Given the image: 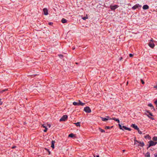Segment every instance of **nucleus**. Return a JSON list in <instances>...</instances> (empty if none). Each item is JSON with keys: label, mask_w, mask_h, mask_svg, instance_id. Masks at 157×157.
Here are the masks:
<instances>
[{"label": "nucleus", "mask_w": 157, "mask_h": 157, "mask_svg": "<svg viewBox=\"0 0 157 157\" xmlns=\"http://www.w3.org/2000/svg\"><path fill=\"white\" fill-rule=\"evenodd\" d=\"M101 118L102 120L103 121H106L107 120H108L111 119V118H109V116H106V118H105V117L104 118V117H101Z\"/></svg>", "instance_id": "423d86ee"}, {"label": "nucleus", "mask_w": 157, "mask_h": 157, "mask_svg": "<svg viewBox=\"0 0 157 157\" xmlns=\"http://www.w3.org/2000/svg\"><path fill=\"white\" fill-rule=\"evenodd\" d=\"M8 90V89H5L4 90H0V94L6 91H7Z\"/></svg>", "instance_id": "f3484780"}, {"label": "nucleus", "mask_w": 157, "mask_h": 157, "mask_svg": "<svg viewBox=\"0 0 157 157\" xmlns=\"http://www.w3.org/2000/svg\"><path fill=\"white\" fill-rule=\"evenodd\" d=\"M84 110L86 113H89L91 112V110L88 106L84 108Z\"/></svg>", "instance_id": "20e7f679"}, {"label": "nucleus", "mask_w": 157, "mask_h": 157, "mask_svg": "<svg viewBox=\"0 0 157 157\" xmlns=\"http://www.w3.org/2000/svg\"><path fill=\"white\" fill-rule=\"evenodd\" d=\"M154 88H157V86H154Z\"/></svg>", "instance_id": "3c124183"}, {"label": "nucleus", "mask_w": 157, "mask_h": 157, "mask_svg": "<svg viewBox=\"0 0 157 157\" xmlns=\"http://www.w3.org/2000/svg\"><path fill=\"white\" fill-rule=\"evenodd\" d=\"M133 56V54H131V53H130V54H129V56H130V57H132Z\"/></svg>", "instance_id": "e433bc0d"}, {"label": "nucleus", "mask_w": 157, "mask_h": 157, "mask_svg": "<svg viewBox=\"0 0 157 157\" xmlns=\"http://www.w3.org/2000/svg\"><path fill=\"white\" fill-rule=\"evenodd\" d=\"M74 124H75L77 126H79L80 127V122H77L76 123H74Z\"/></svg>", "instance_id": "6ab92c4d"}, {"label": "nucleus", "mask_w": 157, "mask_h": 157, "mask_svg": "<svg viewBox=\"0 0 157 157\" xmlns=\"http://www.w3.org/2000/svg\"><path fill=\"white\" fill-rule=\"evenodd\" d=\"M42 126L44 128H47V126H45L44 124H42Z\"/></svg>", "instance_id": "2f4dec72"}, {"label": "nucleus", "mask_w": 157, "mask_h": 157, "mask_svg": "<svg viewBox=\"0 0 157 157\" xmlns=\"http://www.w3.org/2000/svg\"><path fill=\"white\" fill-rule=\"evenodd\" d=\"M74 136H75V135L72 133L70 134L69 135V136H68L69 137H72V138Z\"/></svg>", "instance_id": "aec40b11"}, {"label": "nucleus", "mask_w": 157, "mask_h": 157, "mask_svg": "<svg viewBox=\"0 0 157 157\" xmlns=\"http://www.w3.org/2000/svg\"><path fill=\"white\" fill-rule=\"evenodd\" d=\"M88 18V17H83L82 18V19L83 20H86V19H87Z\"/></svg>", "instance_id": "7c9ffc66"}, {"label": "nucleus", "mask_w": 157, "mask_h": 157, "mask_svg": "<svg viewBox=\"0 0 157 157\" xmlns=\"http://www.w3.org/2000/svg\"><path fill=\"white\" fill-rule=\"evenodd\" d=\"M94 157H99V155H97L96 156H94Z\"/></svg>", "instance_id": "49530a36"}, {"label": "nucleus", "mask_w": 157, "mask_h": 157, "mask_svg": "<svg viewBox=\"0 0 157 157\" xmlns=\"http://www.w3.org/2000/svg\"><path fill=\"white\" fill-rule=\"evenodd\" d=\"M153 149L154 150V149H153V148H152V149L151 148V149H150L151 150V151H153Z\"/></svg>", "instance_id": "603ef678"}, {"label": "nucleus", "mask_w": 157, "mask_h": 157, "mask_svg": "<svg viewBox=\"0 0 157 157\" xmlns=\"http://www.w3.org/2000/svg\"><path fill=\"white\" fill-rule=\"evenodd\" d=\"M148 45L151 48H153L155 46V44L153 42H150Z\"/></svg>", "instance_id": "6e6552de"}, {"label": "nucleus", "mask_w": 157, "mask_h": 157, "mask_svg": "<svg viewBox=\"0 0 157 157\" xmlns=\"http://www.w3.org/2000/svg\"><path fill=\"white\" fill-rule=\"evenodd\" d=\"M44 14L45 15H47L48 14V10L46 8H44L43 9Z\"/></svg>", "instance_id": "1a4fd4ad"}, {"label": "nucleus", "mask_w": 157, "mask_h": 157, "mask_svg": "<svg viewBox=\"0 0 157 157\" xmlns=\"http://www.w3.org/2000/svg\"><path fill=\"white\" fill-rule=\"evenodd\" d=\"M1 99L0 98V105H1L2 104V102L1 101Z\"/></svg>", "instance_id": "58836bf2"}, {"label": "nucleus", "mask_w": 157, "mask_h": 157, "mask_svg": "<svg viewBox=\"0 0 157 157\" xmlns=\"http://www.w3.org/2000/svg\"><path fill=\"white\" fill-rule=\"evenodd\" d=\"M131 126L134 128L136 130L138 129V128L137 126L134 124H132L131 125Z\"/></svg>", "instance_id": "9d476101"}, {"label": "nucleus", "mask_w": 157, "mask_h": 157, "mask_svg": "<svg viewBox=\"0 0 157 157\" xmlns=\"http://www.w3.org/2000/svg\"><path fill=\"white\" fill-rule=\"evenodd\" d=\"M125 130H128L129 131H130L131 130V129L130 128L128 127H126V128Z\"/></svg>", "instance_id": "c756f323"}, {"label": "nucleus", "mask_w": 157, "mask_h": 157, "mask_svg": "<svg viewBox=\"0 0 157 157\" xmlns=\"http://www.w3.org/2000/svg\"><path fill=\"white\" fill-rule=\"evenodd\" d=\"M146 112H147V113L149 114L151 112H150L148 110H147L146 111Z\"/></svg>", "instance_id": "a18cd8bd"}, {"label": "nucleus", "mask_w": 157, "mask_h": 157, "mask_svg": "<svg viewBox=\"0 0 157 157\" xmlns=\"http://www.w3.org/2000/svg\"><path fill=\"white\" fill-rule=\"evenodd\" d=\"M45 149L47 151L48 153V154L50 155V151H49V149L48 148H45Z\"/></svg>", "instance_id": "cd10ccee"}, {"label": "nucleus", "mask_w": 157, "mask_h": 157, "mask_svg": "<svg viewBox=\"0 0 157 157\" xmlns=\"http://www.w3.org/2000/svg\"><path fill=\"white\" fill-rule=\"evenodd\" d=\"M53 24V23L52 22H49L48 23V25H52Z\"/></svg>", "instance_id": "f704fd0d"}, {"label": "nucleus", "mask_w": 157, "mask_h": 157, "mask_svg": "<svg viewBox=\"0 0 157 157\" xmlns=\"http://www.w3.org/2000/svg\"><path fill=\"white\" fill-rule=\"evenodd\" d=\"M113 127V126L111 127H110L109 126H106L105 127V129H109L110 128H112Z\"/></svg>", "instance_id": "5701e85b"}, {"label": "nucleus", "mask_w": 157, "mask_h": 157, "mask_svg": "<svg viewBox=\"0 0 157 157\" xmlns=\"http://www.w3.org/2000/svg\"><path fill=\"white\" fill-rule=\"evenodd\" d=\"M149 6L147 5H144L143 8L144 10H147L149 9Z\"/></svg>", "instance_id": "9b49d317"}, {"label": "nucleus", "mask_w": 157, "mask_h": 157, "mask_svg": "<svg viewBox=\"0 0 157 157\" xmlns=\"http://www.w3.org/2000/svg\"><path fill=\"white\" fill-rule=\"evenodd\" d=\"M144 137L146 139L148 138L149 139H150L151 138V137L148 135H146V136H145Z\"/></svg>", "instance_id": "4be33fe9"}, {"label": "nucleus", "mask_w": 157, "mask_h": 157, "mask_svg": "<svg viewBox=\"0 0 157 157\" xmlns=\"http://www.w3.org/2000/svg\"><path fill=\"white\" fill-rule=\"evenodd\" d=\"M140 7L141 6H140L139 4H136L135 6H133L132 7V9L133 10H134Z\"/></svg>", "instance_id": "0eeeda50"}, {"label": "nucleus", "mask_w": 157, "mask_h": 157, "mask_svg": "<svg viewBox=\"0 0 157 157\" xmlns=\"http://www.w3.org/2000/svg\"><path fill=\"white\" fill-rule=\"evenodd\" d=\"M111 119L114 120L115 121L117 122L118 123H120V121H119V119H118V118L117 119V118H116L115 117H113L112 119Z\"/></svg>", "instance_id": "4468645a"}, {"label": "nucleus", "mask_w": 157, "mask_h": 157, "mask_svg": "<svg viewBox=\"0 0 157 157\" xmlns=\"http://www.w3.org/2000/svg\"><path fill=\"white\" fill-rule=\"evenodd\" d=\"M156 107H157V104L156 105Z\"/></svg>", "instance_id": "5fc2aeb1"}, {"label": "nucleus", "mask_w": 157, "mask_h": 157, "mask_svg": "<svg viewBox=\"0 0 157 157\" xmlns=\"http://www.w3.org/2000/svg\"><path fill=\"white\" fill-rule=\"evenodd\" d=\"M78 105H81V106L84 105L85 104L82 102L80 100H79L78 102Z\"/></svg>", "instance_id": "f8f14e48"}, {"label": "nucleus", "mask_w": 157, "mask_h": 157, "mask_svg": "<svg viewBox=\"0 0 157 157\" xmlns=\"http://www.w3.org/2000/svg\"><path fill=\"white\" fill-rule=\"evenodd\" d=\"M153 41V40L152 39H151L150 40V42H152Z\"/></svg>", "instance_id": "c03bdc74"}, {"label": "nucleus", "mask_w": 157, "mask_h": 157, "mask_svg": "<svg viewBox=\"0 0 157 157\" xmlns=\"http://www.w3.org/2000/svg\"><path fill=\"white\" fill-rule=\"evenodd\" d=\"M145 156L147 157H150V153L149 152H147L145 154Z\"/></svg>", "instance_id": "a211bd4d"}, {"label": "nucleus", "mask_w": 157, "mask_h": 157, "mask_svg": "<svg viewBox=\"0 0 157 157\" xmlns=\"http://www.w3.org/2000/svg\"><path fill=\"white\" fill-rule=\"evenodd\" d=\"M55 143V141L54 140H52V141L51 147L54 148V144Z\"/></svg>", "instance_id": "ddd939ff"}, {"label": "nucleus", "mask_w": 157, "mask_h": 157, "mask_svg": "<svg viewBox=\"0 0 157 157\" xmlns=\"http://www.w3.org/2000/svg\"><path fill=\"white\" fill-rule=\"evenodd\" d=\"M119 7L117 5H114V6L111 5L110 6V8L112 10H114Z\"/></svg>", "instance_id": "39448f33"}, {"label": "nucleus", "mask_w": 157, "mask_h": 157, "mask_svg": "<svg viewBox=\"0 0 157 157\" xmlns=\"http://www.w3.org/2000/svg\"><path fill=\"white\" fill-rule=\"evenodd\" d=\"M122 57H120V58H119V60H122Z\"/></svg>", "instance_id": "79ce46f5"}, {"label": "nucleus", "mask_w": 157, "mask_h": 157, "mask_svg": "<svg viewBox=\"0 0 157 157\" xmlns=\"http://www.w3.org/2000/svg\"><path fill=\"white\" fill-rule=\"evenodd\" d=\"M119 126L120 128L121 129H122V130H124V129L122 128V126L120 124H119Z\"/></svg>", "instance_id": "a878e982"}, {"label": "nucleus", "mask_w": 157, "mask_h": 157, "mask_svg": "<svg viewBox=\"0 0 157 157\" xmlns=\"http://www.w3.org/2000/svg\"><path fill=\"white\" fill-rule=\"evenodd\" d=\"M149 115H150L151 116H153V115H152V114L151 113H149Z\"/></svg>", "instance_id": "a19ab883"}, {"label": "nucleus", "mask_w": 157, "mask_h": 157, "mask_svg": "<svg viewBox=\"0 0 157 157\" xmlns=\"http://www.w3.org/2000/svg\"><path fill=\"white\" fill-rule=\"evenodd\" d=\"M73 104L74 105H78V102H74L73 103Z\"/></svg>", "instance_id": "393cba45"}, {"label": "nucleus", "mask_w": 157, "mask_h": 157, "mask_svg": "<svg viewBox=\"0 0 157 157\" xmlns=\"http://www.w3.org/2000/svg\"><path fill=\"white\" fill-rule=\"evenodd\" d=\"M154 156L155 157H157V153H155L154 154Z\"/></svg>", "instance_id": "37998d69"}, {"label": "nucleus", "mask_w": 157, "mask_h": 157, "mask_svg": "<svg viewBox=\"0 0 157 157\" xmlns=\"http://www.w3.org/2000/svg\"><path fill=\"white\" fill-rule=\"evenodd\" d=\"M67 117L68 116L67 115H64L59 120V121H65L67 120Z\"/></svg>", "instance_id": "7ed1b4c3"}, {"label": "nucleus", "mask_w": 157, "mask_h": 157, "mask_svg": "<svg viewBox=\"0 0 157 157\" xmlns=\"http://www.w3.org/2000/svg\"><path fill=\"white\" fill-rule=\"evenodd\" d=\"M15 147H16V146H14L13 147H12V148H15Z\"/></svg>", "instance_id": "09e8293b"}, {"label": "nucleus", "mask_w": 157, "mask_h": 157, "mask_svg": "<svg viewBox=\"0 0 157 157\" xmlns=\"http://www.w3.org/2000/svg\"><path fill=\"white\" fill-rule=\"evenodd\" d=\"M152 139L154 141H157V137L156 136H154L153 137Z\"/></svg>", "instance_id": "b1692460"}, {"label": "nucleus", "mask_w": 157, "mask_h": 157, "mask_svg": "<svg viewBox=\"0 0 157 157\" xmlns=\"http://www.w3.org/2000/svg\"><path fill=\"white\" fill-rule=\"evenodd\" d=\"M147 116L148 117L150 118V117H150L148 115H147Z\"/></svg>", "instance_id": "de8ad7c7"}, {"label": "nucleus", "mask_w": 157, "mask_h": 157, "mask_svg": "<svg viewBox=\"0 0 157 157\" xmlns=\"http://www.w3.org/2000/svg\"><path fill=\"white\" fill-rule=\"evenodd\" d=\"M76 64H78V63H76Z\"/></svg>", "instance_id": "864d4df0"}, {"label": "nucleus", "mask_w": 157, "mask_h": 157, "mask_svg": "<svg viewBox=\"0 0 157 157\" xmlns=\"http://www.w3.org/2000/svg\"><path fill=\"white\" fill-rule=\"evenodd\" d=\"M127 127H126V126H122V128L124 129H124H126V128Z\"/></svg>", "instance_id": "c9c22d12"}, {"label": "nucleus", "mask_w": 157, "mask_h": 157, "mask_svg": "<svg viewBox=\"0 0 157 157\" xmlns=\"http://www.w3.org/2000/svg\"><path fill=\"white\" fill-rule=\"evenodd\" d=\"M134 141H135V144H136V142H137L138 143H139V144L138 145V146H140L141 147H143L144 145V143L143 142H141L140 141H138V140H136V137H135V139H134Z\"/></svg>", "instance_id": "f257e3e1"}, {"label": "nucleus", "mask_w": 157, "mask_h": 157, "mask_svg": "<svg viewBox=\"0 0 157 157\" xmlns=\"http://www.w3.org/2000/svg\"><path fill=\"white\" fill-rule=\"evenodd\" d=\"M140 80H141V82L143 84H144V82L143 80H142V79H141Z\"/></svg>", "instance_id": "473e14b6"}, {"label": "nucleus", "mask_w": 157, "mask_h": 157, "mask_svg": "<svg viewBox=\"0 0 157 157\" xmlns=\"http://www.w3.org/2000/svg\"><path fill=\"white\" fill-rule=\"evenodd\" d=\"M150 118L152 120H154V118L153 117H150Z\"/></svg>", "instance_id": "ea45409f"}, {"label": "nucleus", "mask_w": 157, "mask_h": 157, "mask_svg": "<svg viewBox=\"0 0 157 157\" xmlns=\"http://www.w3.org/2000/svg\"><path fill=\"white\" fill-rule=\"evenodd\" d=\"M148 106L151 108V109H153L155 111V109L154 108V107L153 106L152 104H151V103H149L148 104Z\"/></svg>", "instance_id": "2eb2a0df"}, {"label": "nucleus", "mask_w": 157, "mask_h": 157, "mask_svg": "<svg viewBox=\"0 0 157 157\" xmlns=\"http://www.w3.org/2000/svg\"><path fill=\"white\" fill-rule=\"evenodd\" d=\"M154 103L155 105L157 104V99H156Z\"/></svg>", "instance_id": "4c0bfd02"}, {"label": "nucleus", "mask_w": 157, "mask_h": 157, "mask_svg": "<svg viewBox=\"0 0 157 157\" xmlns=\"http://www.w3.org/2000/svg\"><path fill=\"white\" fill-rule=\"evenodd\" d=\"M137 130L138 132L139 133V134H142V132L140 130L139 128H138V129Z\"/></svg>", "instance_id": "c85d7f7f"}, {"label": "nucleus", "mask_w": 157, "mask_h": 157, "mask_svg": "<svg viewBox=\"0 0 157 157\" xmlns=\"http://www.w3.org/2000/svg\"><path fill=\"white\" fill-rule=\"evenodd\" d=\"M99 130L101 132H105V130L102 129L100 128H99Z\"/></svg>", "instance_id": "412c9836"}, {"label": "nucleus", "mask_w": 157, "mask_h": 157, "mask_svg": "<svg viewBox=\"0 0 157 157\" xmlns=\"http://www.w3.org/2000/svg\"><path fill=\"white\" fill-rule=\"evenodd\" d=\"M61 22L63 23H65L67 22V20L64 18H62Z\"/></svg>", "instance_id": "dca6fc26"}, {"label": "nucleus", "mask_w": 157, "mask_h": 157, "mask_svg": "<svg viewBox=\"0 0 157 157\" xmlns=\"http://www.w3.org/2000/svg\"><path fill=\"white\" fill-rule=\"evenodd\" d=\"M75 47H73V48H72V49H73V50H75Z\"/></svg>", "instance_id": "8fccbe9b"}, {"label": "nucleus", "mask_w": 157, "mask_h": 157, "mask_svg": "<svg viewBox=\"0 0 157 157\" xmlns=\"http://www.w3.org/2000/svg\"><path fill=\"white\" fill-rule=\"evenodd\" d=\"M58 56H59V57L61 59H62L63 57V55L61 54L59 55Z\"/></svg>", "instance_id": "bb28decb"}, {"label": "nucleus", "mask_w": 157, "mask_h": 157, "mask_svg": "<svg viewBox=\"0 0 157 157\" xmlns=\"http://www.w3.org/2000/svg\"><path fill=\"white\" fill-rule=\"evenodd\" d=\"M149 145L148 147H147V149L150 147L151 146L155 145L157 144V142H154L152 140H151L149 142Z\"/></svg>", "instance_id": "f03ea898"}, {"label": "nucleus", "mask_w": 157, "mask_h": 157, "mask_svg": "<svg viewBox=\"0 0 157 157\" xmlns=\"http://www.w3.org/2000/svg\"><path fill=\"white\" fill-rule=\"evenodd\" d=\"M47 130H48V128H45L44 130V132H46L47 131Z\"/></svg>", "instance_id": "72a5a7b5"}]
</instances>
